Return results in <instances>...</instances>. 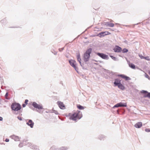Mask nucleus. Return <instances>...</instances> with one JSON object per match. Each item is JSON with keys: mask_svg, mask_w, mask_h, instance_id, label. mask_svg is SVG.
I'll return each instance as SVG.
<instances>
[{"mask_svg": "<svg viewBox=\"0 0 150 150\" xmlns=\"http://www.w3.org/2000/svg\"><path fill=\"white\" fill-rule=\"evenodd\" d=\"M77 108L80 110H83L84 109V108L83 106L80 105H77Z\"/></svg>", "mask_w": 150, "mask_h": 150, "instance_id": "nucleus-22", "label": "nucleus"}, {"mask_svg": "<svg viewBox=\"0 0 150 150\" xmlns=\"http://www.w3.org/2000/svg\"><path fill=\"white\" fill-rule=\"evenodd\" d=\"M7 20L6 18H5L4 19L1 20V23L3 25H5L6 23Z\"/></svg>", "mask_w": 150, "mask_h": 150, "instance_id": "nucleus-18", "label": "nucleus"}, {"mask_svg": "<svg viewBox=\"0 0 150 150\" xmlns=\"http://www.w3.org/2000/svg\"><path fill=\"white\" fill-rule=\"evenodd\" d=\"M122 52L123 53H127L128 51V50L126 48H124L123 50H122Z\"/></svg>", "mask_w": 150, "mask_h": 150, "instance_id": "nucleus-23", "label": "nucleus"}, {"mask_svg": "<svg viewBox=\"0 0 150 150\" xmlns=\"http://www.w3.org/2000/svg\"><path fill=\"white\" fill-rule=\"evenodd\" d=\"M58 104L60 109H63L64 108L65 106L62 102H58Z\"/></svg>", "mask_w": 150, "mask_h": 150, "instance_id": "nucleus-13", "label": "nucleus"}, {"mask_svg": "<svg viewBox=\"0 0 150 150\" xmlns=\"http://www.w3.org/2000/svg\"><path fill=\"white\" fill-rule=\"evenodd\" d=\"M139 57L141 59H144V57L143 56L142 54L139 55Z\"/></svg>", "mask_w": 150, "mask_h": 150, "instance_id": "nucleus-35", "label": "nucleus"}, {"mask_svg": "<svg viewBox=\"0 0 150 150\" xmlns=\"http://www.w3.org/2000/svg\"><path fill=\"white\" fill-rule=\"evenodd\" d=\"M5 141L6 142H8L9 141V139L7 138L6 139Z\"/></svg>", "mask_w": 150, "mask_h": 150, "instance_id": "nucleus-40", "label": "nucleus"}, {"mask_svg": "<svg viewBox=\"0 0 150 150\" xmlns=\"http://www.w3.org/2000/svg\"><path fill=\"white\" fill-rule=\"evenodd\" d=\"M127 62L128 63V65H129V67L131 68L132 69H134L135 68V66L134 64H133L130 63L129 61L128 62L127 61Z\"/></svg>", "mask_w": 150, "mask_h": 150, "instance_id": "nucleus-15", "label": "nucleus"}, {"mask_svg": "<svg viewBox=\"0 0 150 150\" xmlns=\"http://www.w3.org/2000/svg\"><path fill=\"white\" fill-rule=\"evenodd\" d=\"M119 107V104L118 103L116 104V105H115L113 107V108H117V107Z\"/></svg>", "mask_w": 150, "mask_h": 150, "instance_id": "nucleus-28", "label": "nucleus"}, {"mask_svg": "<svg viewBox=\"0 0 150 150\" xmlns=\"http://www.w3.org/2000/svg\"><path fill=\"white\" fill-rule=\"evenodd\" d=\"M107 25L111 27H113L114 26V24L113 23H110L109 22H107V24H106Z\"/></svg>", "mask_w": 150, "mask_h": 150, "instance_id": "nucleus-20", "label": "nucleus"}, {"mask_svg": "<svg viewBox=\"0 0 150 150\" xmlns=\"http://www.w3.org/2000/svg\"><path fill=\"white\" fill-rule=\"evenodd\" d=\"M69 63L70 64L74 69L76 71L78 72V69L76 66V62L74 60L70 59L69 60Z\"/></svg>", "mask_w": 150, "mask_h": 150, "instance_id": "nucleus-4", "label": "nucleus"}, {"mask_svg": "<svg viewBox=\"0 0 150 150\" xmlns=\"http://www.w3.org/2000/svg\"><path fill=\"white\" fill-rule=\"evenodd\" d=\"M23 146V144L22 143H21V142L18 145L19 147H20V148L22 147Z\"/></svg>", "mask_w": 150, "mask_h": 150, "instance_id": "nucleus-31", "label": "nucleus"}, {"mask_svg": "<svg viewBox=\"0 0 150 150\" xmlns=\"http://www.w3.org/2000/svg\"><path fill=\"white\" fill-rule=\"evenodd\" d=\"M32 105L35 108L38 109L39 110L42 109L43 108L41 105L38 104L35 102H34L33 103Z\"/></svg>", "mask_w": 150, "mask_h": 150, "instance_id": "nucleus-5", "label": "nucleus"}, {"mask_svg": "<svg viewBox=\"0 0 150 150\" xmlns=\"http://www.w3.org/2000/svg\"><path fill=\"white\" fill-rule=\"evenodd\" d=\"M121 83V80L118 79H115L114 84L115 86H116L119 83Z\"/></svg>", "mask_w": 150, "mask_h": 150, "instance_id": "nucleus-12", "label": "nucleus"}, {"mask_svg": "<svg viewBox=\"0 0 150 150\" xmlns=\"http://www.w3.org/2000/svg\"><path fill=\"white\" fill-rule=\"evenodd\" d=\"M1 100L0 98V104H1Z\"/></svg>", "mask_w": 150, "mask_h": 150, "instance_id": "nucleus-44", "label": "nucleus"}, {"mask_svg": "<svg viewBox=\"0 0 150 150\" xmlns=\"http://www.w3.org/2000/svg\"><path fill=\"white\" fill-rule=\"evenodd\" d=\"M68 148L65 147H62L60 149V150H67Z\"/></svg>", "mask_w": 150, "mask_h": 150, "instance_id": "nucleus-24", "label": "nucleus"}, {"mask_svg": "<svg viewBox=\"0 0 150 150\" xmlns=\"http://www.w3.org/2000/svg\"><path fill=\"white\" fill-rule=\"evenodd\" d=\"M110 57L115 61H118L119 59L115 57H114L113 56L110 55Z\"/></svg>", "mask_w": 150, "mask_h": 150, "instance_id": "nucleus-21", "label": "nucleus"}, {"mask_svg": "<svg viewBox=\"0 0 150 150\" xmlns=\"http://www.w3.org/2000/svg\"><path fill=\"white\" fill-rule=\"evenodd\" d=\"M118 104L120 107H126L127 106V103H122L120 102Z\"/></svg>", "mask_w": 150, "mask_h": 150, "instance_id": "nucleus-17", "label": "nucleus"}, {"mask_svg": "<svg viewBox=\"0 0 150 150\" xmlns=\"http://www.w3.org/2000/svg\"><path fill=\"white\" fill-rule=\"evenodd\" d=\"M66 57H67V58H68V56H67V55H66Z\"/></svg>", "mask_w": 150, "mask_h": 150, "instance_id": "nucleus-46", "label": "nucleus"}, {"mask_svg": "<svg viewBox=\"0 0 150 150\" xmlns=\"http://www.w3.org/2000/svg\"><path fill=\"white\" fill-rule=\"evenodd\" d=\"M25 106H26V104H22V106H23V108H24V107Z\"/></svg>", "mask_w": 150, "mask_h": 150, "instance_id": "nucleus-41", "label": "nucleus"}, {"mask_svg": "<svg viewBox=\"0 0 150 150\" xmlns=\"http://www.w3.org/2000/svg\"><path fill=\"white\" fill-rule=\"evenodd\" d=\"M18 119L20 121H21L22 120V117H21L19 116L17 117Z\"/></svg>", "mask_w": 150, "mask_h": 150, "instance_id": "nucleus-37", "label": "nucleus"}, {"mask_svg": "<svg viewBox=\"0 0 150 150\" xmlns=\"http://www.w3.org/2000/svg\"><path fill=\"white\" fill-rule=\"evenodd\" d=\"M57 52H54V55H56L57 54Z\"/></svg>", "mask_w": 150, "mask_h": 150, "instance_id": "nucleus-43", "label": "nucleus"}, {"mask_svg": "<svg viewBox=\"0 0 150 150\" xmlns=\"http://www.w3.org/2000/svg\"><path fill=\"white\" fill-rule=\"evenodd\" d=\"M77 60L79 62L81 66L82 67V66H83L82 64H81V58L78 59H77Z\"/></svg>", "mask_w": 150, "mask_h": 150, "instance_id": "nucleus-26", "label": "nucleus"}, {"mask_svg": "<svg viewBox=\"0 0 150 150\" xmlns=\"http://www.w3.org/2000/svg\"><path fill=\"white\" fill-rule=\"evenodd\" d=\"M142 126V123L141 122H138L137 123H136L135 125L134 126L135 127L139 128H140Z\"/></svg>", "mask_w": 150, "mask_h": 150, "instance_id": "nucleus-14", "label": "nucleus"}, {"mask_svg": "<svg viewBox=\"0 0 150 150\" xmlns=\"http://www.w3.org/2000/svg\"><path fill=\"white\" fill-rule=\"evenodd\" d=\"M118 76H120L122 78H124L125 75L124 74H119L118 75Z\"/></svg>", "mask_w": 150, "mask_h": 150, "instance_id": "nucleus-27", "label": "nucleus"}, {"mask_svg": "<svg viewBox=\"0 0 150 150\" xmlns=\"http://www.w3.org/2000/svg\"><path fill=\"white\" fill-rule=\"evenodd\" d=\"M64 47H62L61 48H59V51L61 52L64 50Z\"/></svg>", "mask_w": 150, "mask_h": 150, "instance_id": "nucleus-36", "label": "nucleus"}, {"mask_svg": "<svg viewBox=\"0 0 150 150\" xmlns=\"http://www.w3.org/2000/svg\"><path fill=\"white\" fill-rule=\"evenodd\" d=\"M141 93H142L144 94V97H148L150 98V92H148L147 91L145 90H142L141 91Z\"/></svg>", "mask_w": 150, "mask_h": 150, "instance_id": "nucleus-7", "label": "nucleus"}, {"mask_svg": "<svg viewBox=\"0 0 150 150\" xmlns=\"http://www.w3.org/2000/svg\"><path fill=\"white\" fill-rule=\"evenodd\" d=\"M109 34H110V33L107 31L102 32L99 33L98 35V36L100 37L101 38L102 37H104L105 35H108Z\"/></svg>", "mask_w": 150, "mask_h": 150, "instance_id": "nucleus-11", "label": "nucleus"}, {"mask_svg": "<svg viewBox=\"0 0 150 150\" xmlns=\"http://www.w3.org/2000/svg\"><path fill=\"white\" fill-rule=\"evenodd\" d=\"M28 100L27 99H26L25 100V104L26 105H27L28 104Z\"/></svg>", "mask_w": 150, "mask_h": 150, "instance_id": "nucleus-39", "label": "nucleus"}, {"mask_svg": "<svg viewBox=\"0 0 150 150\" xmlns=\"http://www.w3.org/2000/svg\"><path fill=\"white\" fill-rule=\"evenodd\" d=\"M8 96V92H6V94L5 95V98L7 99H8V98L7 97Z\"/></svg>", "mask_w": 150, "mask_h": 150, "instance_id": "nucleus-33", "label": "nucleus"}, {"mask_svg": "<svg viewBox=\"0 0 150 150\" xmlns=\"http://www.w3.org/2000/svg\"><path fill=\"white\" fill-rule=\"evenodd\" d=\"M124 79H125L126 80H129L130 79V78L129 77L126 76H125Z\"/></svg>", "mask_w": 150, "mask_h": 150, "instance_id": "nucleus-25", "label": "nucleus"}, {"mask_svg": "<svg viewBox=\"0 0 150 150\" xmlns=\"http://www.w3.org/2000/svg\"><path fill=\"white\" fill-rule=\"evenodd\" d=\"M53 112L56 115H58V113L57 111L54 110L53 111Z\"/></svg>", "mask_w": 150, "mask_h": 150, "instance_id": "nucleus-38", "label": "nucleus"}, {"mask_svg": "<svg viewBox=\"0 0 150 150\" xmlns=\"http://www.w3.org/2000/svg\"><path fill=\"white\" fill-rule=\"evenodd\" d=\"M105 138V137L103 135H100L98 137V138L100 140H103Z\"/></svg>", "mask_w": 150, "mask_h": 150, "instance_id": "nucleus-19", "label": "nucleus"}, {"mask_svg": "<svg viewBox=\"0 0 150 150\" xmlns=\"http://www.w3.org/2000/svg\"><path fill=\"white\" fill-rule=\"evenodd\" d=\"M145 130L146 132H150V128H146Z\"/></svg>", "mask_w": 150, "mask_h": 150, "instance_id": "nucleus-30", "label": "nucleus"}, {"mask_svg": "<svg viewBox=\"0 0 150 150\" xmlns=\"http://www.w3.org/2000/svg\"><path fill=\"white\" fill-rule=\"evenodd\" d=\"M145 76L147 79H148L149 77V76L146 73H145Z\"/></svg>", "mask_w": 150, "mask_h": 150, "instance_id": "nucleus-34", "label": "nucleus"}, {"mask_svg": "<svg viewBox=\"0 0 150 150\" xmlns=\"http://www.w3.org/2000/svg\"><path fill=\"white\" fill-rule=\"evenodd\" d=\"M3 118L1 117H0V121H2L3 120Z\"/></svg>", "mask_w": 150, "mask_h": 150, "instance_id": "nucleus-42", "label": "nucleus"}, {"mask_svg": "<svg viewBox=\"0 0 150 150\" xmlns=\"http://www.w3.org/2000/svg\"><path fill=\"white\" fill-rule=\"evenodd\" d=\"M149 74H150V71L149 72Z\"/></svg>", "mask_w": 150, "mask_h": 150, "instance_id": "nucleus-47", "label": "nucleus"}, {"mask_svg": "<svg viewBox=\"0 0 150 150\" xmlns=\"http://www.w3.org/2000/svg\"><path fill=\"white\" fill-rule=\"evenodd\" d=\"M28 122H26V124L30 126L31 128H33L34 126V123L31 120H28Z\"/></svg>", "mask_w": 150, "mask_h": 150, "instance_id": "nucleus-10", "label": "nucleus"}, {"mask_svg": "<svg viewBox=\"0 0 150 150\" xmlns=\"http://www.w3.org/2000/svg\"><path fill=\"white\" fill-rule=\"evenodd\" d=\"M77 59H78L79 58H81L80 55L79 53V54L77 55Z\"/></svg>", "mask_w": 150, "mask_h": 150, "instance_id": "nucleus-32", "label": "nucleus"}, {"mask_svg": "<svg viewBox=\"0 0 150 150\" xmlns=\"http://www.w3.org/2000/svg\"><path fill=\"white\" fill-rule=\"evenodd\" d=\"M11 108L13 110L18 111L21 109V106L19 103H13L11 105Z\"/></svg>", "mask_w": 150, "mask_h": 150, "instance_id": "nucleus-3", "label": "nucleus"}, {"mask_svg": "<svg viewBox=\"0 0 150 150\" xmlns=\"http://www.w3.org/2000/svg\"><path fill=\"white\" fill-rule=\"evenodd\" d=\"M116 86H117L119 88L122 90H124L125 88V87L121 83L117 85Z\"/></svg>", "mask_w": 150, "mask_h": 150, "instance_id": "nucleus-16", "label": "nucleus"}, {"mask_svg": "<svg viewBox=\"0 0 150 150\" xmlns=\"http://www.w3.org/2000/svg\"><path fill=\"white\" fill-rule=\"evenodd\" d=\"M97 55L104 59H109L108 56L104 53H97Z\"/></svg>", "mask_w": 150, "mask_h": 150, "instance_id": "nucleus-6", "label": "nucleus"}, {"mask_svg": "<svg viewBox=\"0 0 150 150\" xmlns=\"http://www.w3.org/2000/svg\"><path fill=\"white\" fill-rule=\"evenodd\" d=\"M82 117V112L80 111H77L73 114L70 119L76 122L78 120L80 119Z\"/></svg>", "mask_w": 150, "mask_h": 150, "instance_id": "nucleus-1", "label": "nucleus"}, {"mask_svg": "<svg viewBox=\"0 0 150 150\" xmlns=\"http://www.w3.org/2000/svg\"><path fill=\"white\" fill-rule=\"evenodd\" d=\"M92 51V49L90 48L87 49L83 55V59L85 62L88 61L90 57V54Z\"/></svg>", "mask_w": 150, "mask_h": 150, "instance_id": "nucleus-2", "label": "nucleus"}, {"mask_svg": "<svg viewBox=\"0 0 150 150\" xmlns=\"http://www.w3.org/2000/svg\"><path fill=\"white\" fill-rule=\"evenodd\" d=\"M144 59L148 61L150 60V59L149 58V57H148V56H147L146 57H144Z\"/></svg>", "mask_w": 150, "mask_h": 150, "instance_id": "nucleus-29", "label": "nucleus"}, {"mask_svg": "<svg viewBox=\"0 0 150 150\" xmlns=\"http://www.w3.org/2000/svg\"><path fill=\"white\" fill-rule=\"evenodd\" d=\"M113 50L114 52H120L122 51V48L117 45H116L114 48L113 49Z\"/></svg>", "mask_w": 150, "mask_h": 150, "instance_id": "nucleus-8", "label": "nucleus"}, {"mask_svg": "<svg viewBox=\"0 0 150 150\" xmlns=\"http://www.w3.org/2000/svg\"><path fill=\"white\" fill-rule=\"evenodd\" d=\"M10 138L13 139L15 141H20V137H19L18 136H16L15 135H13L11 136L10 137Z\"/></svg>", "mask_w": 150, "mask_h": 150, "instance_id": "nucleus-9", "label": "nucleus"}, {"mask_svg": "<svg viewBox=\"0 0 150 150\" xmlns=\"http://www.w3.org/2000/svg\"><path fill=\"white\" fill-rule=\"evenodd\" d=\"M149 80H150V77H149V78L148 79Z\"/></svg>", "mask_w": 150, "mask_h": 150, "instance_id": "nucleus-45", "label": "nucleus"}]
</instances>
